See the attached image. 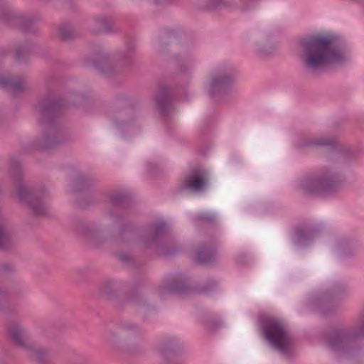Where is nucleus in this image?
Returning a JSON list of instances; mask_svg holds the SVG:
<instances>
[{
    "label": "nucleus",
    "instance_id": "nucleus-1",
    "mask_svg": "<svg viewBox=\"0 0 364 364\" xmlns=\"http://www.w3.org/2000/svg\"><path fill=\"white\" fill-rule=\"evenodd\" d=\"M331 35L314 34L299 40L300 60L305 70L316 75L328 66L344 60L343 53L333 46Z\"/></svg>",
    "mask_w": 364,
    "mask_h": 364
},
{
    "label": "nucleus",
    "instance_id": "nucleus-2",
    "mask_svg": "<svg viewBox=\"0 0 364 364\" xmlns=\"http://www.w3.org/2000/svg\"><path fill=\"white\" fill-rule=\"evenodd\" d=\"M65 108V102L52 92H48L39 101L36 109L40 113L47 130L41 139L42 142H32L31 149L48 151L66 141L65 139H61L62 131L58 128L55 122V119L63 114Z\"/></svg>",
    "mask_w": 364,
    "mask_h": 364
},
{
    "label": "nucleus",
    "instance_id": "nucleus-3",
    "mask_svg": "<svg viewBox=\"0 0 364 364\" xmlns=\"http://www.w3.org/2000/svg\"><path fill=\"white\" fill-rule=\"evenodd\" d=\"M343 182L341 174L334 171L331 166H326L304 176L299 181V188L305 195L324 197L338 191Z\"/></svg>",
    "mask_w": 364,
    "mask_h": 364
},
{
    "label": "nucleus",
    "instance_id": "nucleus-4",
    "mask_svg": "<svg viewBox=\"0 0 364 364\" xmlns=\"http://www.w3.org/2000/svg\"><path fill=\"white\" fill-rule=\"evenodd\" d=\"M10 172L13 180L18 183L16 191L20 199L28 205L36 217L46 216L48 208L45 203L46 191L36 189L22 181L21 164L17 158H11Z\"/></svg>",
    "mask_w": 364,
    "mask_h": 364
},
{
    "label": "nucleus",
    "instance_id": "nucleus-5",
    "mask_svg": "<svg viewBox=\"0 0 364 364\" xmlns=\"http://www.w3.org/2000/svg\"><path fill=\"white\" fill-rule=\"evenodd\" d=\"M133 51L128 49L120 52L113 58L104 50L100 49L92 60H87V65L92 64L93 67L102 75L106 77H114L122 73L124 69L132 63Z\"/></svg>",
    "mask_w": 364,
    "mask_h": 364
},
{
    "label": "nucleus",
    "instance_id": "nucleus-6",
    "mask_svg": "<svg viewBox=\"0 0 364 364\" xmlns=\"http://www.w3.org/2000/svg\"><path fill=\"white\" fill-rule=\"evenodd\" d=\"M363 336L364 309L361 312V318L353 331L343 328L333 329L326 335V339L331 350L341 355H348L354 351L355 341Z\"/></svg>",
    "mask_w": 364,
    "mask_h": 364
},
{
    "label": "nucleus",
    "instance_id": "nucleus-7",
    "mask_svg": "<svg viewBox=\"0 0 364 364\" xmlns=\"http://www.w3.org/2000/svg\"><path fill=\"white\" fill-rule=\"evenodd\" d=\"M260 326L265 338L281 353L289 355L292 351V342L284 322L274 317H264Z\"/></svg>",
    "mask_w": 364,
    "mask_h": 364
},
{
    "label": "nucleus",
    "instance_id": "nucleus-8",
    "mask_svg": "<svg viewBox=\"0 0 364 364\" xmlns=\"http://www.w3.org/2000/svg\"><path fill=\"white\" fill-rule=\"evenodd\" d=\"M140 241L146 247L156 246L164 256L174 255L181 251V247L168 232L167 225L162 221L154 223L150 235L140 236Z\"/></svg>",
    "mask_w": 364,
    "mask_h": 364
},
{
    "label": "nucleus",
    "instance_id": "nucleus-9",
    "mask_svg": "<svg viewBox=\"0 0 364 364\" xmlns=\"http://www.w3.org/2000/svg\"><path fill=\"white\" fill-rule=\"evenodd\" d=\"M217 288V283L214 280H209L200 287H192L185 276L176 273L171 276L166 282V287L158 289L159 295L164 298L167 294H176L178 296H186L193 293L198 294L209 295L215 291Z\"/></svg>",
    "mask_w": 364,
    "mask_h": 364
},
{
    "label": "nucleus",
    "instance_id": "nucleus-10",
    "mask_svg": "<svg viewBox=\"0 0 364 364\" xmlns=\"http://www.w3.org/2000/svg\"><path fill=\"white\" fill-rule=\"evenodd\" d=\"M121 336L124 337L122 341H118L116 334L109 331L105 333V340L112 346L122 353L129 355L139 354L142 348L138 343V336L141 333L139 327L134 323H123L120 326Z\"/></svg>",
    "mask_w": 364,
    "mask_h": 364
},
{
    "label": "nucleus",
    "instance_id": "nucleus-11",
    "mask_svg": "<svg viewBox=\"0 0 364 364\" xmlns=\"http://www.w3.org/2000/svg\"><path fill=\"white\" fill-rule=\"evenodd\" d=\"M346 292L345 285L336 283L323 293L318 299V306L321 314L326 315L333 311L337 303L342 299Z\"/></svg>",
    "mask_w": 364,
    "mask_h": 364
},
{
    "label": "nucleus",
    "instance_id": "nucleus-12",
    "mask_svg": "<svg viewBox=\"0 0 364 364\" xmlns=\"http://www.w3.org/2000/svg\"><path fill=\"white\" fill-rule=\"evenodd\" d=\"M159 351L164 359L163 364H184L180 354V343L173 338H168L161 344Z\"/></svg>",
    "mask_w": 364,
    "mask_h": 364
},
{
    "label": "nucleus",
    "instance_id": "nucleus-13",
    "mask_svg": "<svg viewBox=\"0 0 364 364\" xmlns=\"http://www.w3.org/2000/svg\"><path fill=\"white\" fill-rule=\"evenodd\" d=\"M7 334L11 342L25 352L33 343L28 331L18 323H12L9 326Z\"/></svg>",
    "mask_w": 364,
    "mask_h": 364
},
{
    "label": "nucleus",
    "instance_id": "nucleus-14",
    "mask_svg": "<svg viewBox=\"0 0 364 364\" xmlns=\"http://www.w3.org/2000/svg\"><path fill=\"white\" fill-rule=\"evenodd\" d=\"M234 81V76L230 72L220 70L212 76L209 85V95L215 97L225 94Z\"/></svg>",
    "mask_w": 364,
    "mask_h": 364
},
{
    "label": "nucleus",
    "instance_id": "nucleus-15",
    "mask_svg": "<svg viewBox=\"0 0 364 364\" xmlns=\"http://www.w3.org/2000/svg\"><path fill=\"white\" fill-rule=\"evenodd\" d=\"M207 183L205 172L200 168H194L185 176L183 183L179 186V191H199L206 186Z\"/></svg>",
    "mask_w": 364,
    "mask_h": 364
},
{
    "label": "nucleus",
    "instance_id": "nucleus-16",
    "mask_svg": "<svg viewBox=\"0 0 364 364\" xmlns=\"http://www.w3.org/2000/svg\"><path fill=\"white\" fill-rule=\"evenodd\" d=\"M73 228L77 235L88 239L95 245H97L100 240L101 232L95 224L87 223L82 220H76L73 223Z\"/></svg>",
    "mask_w": 364,
    "mask_h": 364
},
{
    "label": "nucleus",
    "instance_id": "nucleus-17",
    "mask_svg": "<svg viewBox=\"0 0 364 364\" xmlns=\"http://www.w3.org/2000/svg\"><path fill=\"white\" fill-rule=\"evenodd\" d=\"M17 242L16 235L9 228L5 219L0 215V252L12 250Z\"/></svg>",
    "mask_w": 364,
    "mask_h": 364
},
{
    "label": "nucleus",
    "instance_id": "nucleus-18",
    "mask_svg": "<svg viewBox=\"0 0 364 364\" xmlns=\"http://www.w3.org/2000/svg\"><path fill=\"white\" fill-rule=\"evenodd\" d=\"M171 89L166 85H160L155 95L156 107L163 115H167L172 103Z\"/></svg>",
    "mask_w": 364,
    "mask_h": 364
},
{
    "label": "nucleus",
    "instance_id": "nucleus-19",
    "mask_svg": "<svg viewBox=\"0 0 364 364\" xmlns=\"http://www.w3.org/2000/svg\"><path fill=\"white\" fill-rule=\"evenodd\" d=\"M0 88L5 90L14 97L26 91L28 89V85L24 78L0 77Z\"/></svg>",
    "mask_w": 364,
    "mask_h": 364
},
{
    "label": "nucleus",
    "instance_id": "nucleus-20",
    "mask_svg": "<svg viewBox=\"0 0 364 364\" xmlns=\"http://www.w3.org/2000/svg\"><path fill=\"white\" fill-rule=\"evenodd\" d=\"M178 33L175 30L164 28L160 33L159 39L155 45L156 50L159 53H164L167 50L169 43L178 39Z\"/></svg>",
    "mask_w": 364,
    "mask_h": 364
},
{
    "label": "nucleus",
    "instance_id": "nucleus-21",
    "mask_svg": "<svg viewBox=\"0 0 364 364\" xmlns=\"http://www.w3.org/2000/svg\"><path fill=\"white\" fill-rule=\"evenodd\" d=\"M216 248L213 245H200L196 251L197 262L200 264H208L215 260Z\"/></svg>",
    "mask_w": 364,
    "mask_h": 364
},
{
    "label": "nucleus",
    "instance_id": "nucleus-22",
    "mask_svg": "<svg viewBox=\"0 0 364 364\" xmlns=\"http://www.w3.org/2000/svg\"><path fill=\"white\" fill-rule=\"evenodd\" d=\"M318 231V230L311 226H298L295 229L296 243L299 245L309 244Z\"/></svg>",
    "mask_w": 364,
    "mask_h": 364
},
{
    "label": "nucleus",
    "instance_id": "nucleus-23",
    "mask_svg": "<svg viewBox=\"0 0 364 364\" xmlns=\"http://www.w3.org/2000/svg\"><path fill=\"white\" fill-rule=\"evenodd\" d=\"M27 355L38 364H48L50 351L47 348H37L32 343L29 348L26 350Z\"/></svg>",
    "mask_w": 364,
    "mask_h": 364
},
{
    "label": "nucleus",
    "instance_id": "nucleus-24",
    "mask_svg": "<svg viewBox=\"0 0 364 364\" xmlns=\"http://www.w3.org/2000/svg\"><path fill=\"white\" fill-rule=\"evenodd\" d=\"M95 25L92 28V32L95 33H112L117 31L113 28L109 18L106 16L97 17L94 19Z\"/></svg>",
    "mask_w": 364,
    "mask_h": 364
},
{
    "label": "nucleus",
    "instance_id": "nucleus-25",
    "mask_svg": "<svg viewBox=\"0 0 364 364\" xmlns=\"http://www.w3.org/2000/svg\"><path fill=\"white\" fill-rule=\"evenodd\" d=\"M39 21V18H21L20 30L26 34L36 33L38 31L37 24Z\"/></svg>",
    "mask_w": 364,
    "mask_h": 364
},
{
    "label": "nucleus",
    "instance_id": "nucleus-26",
    "mask_svg": "<svg viewBox=\"0 0 364 364\" xmlns=\"http://www.w3.org/2000/svg\"><path fill=\"white\" fill-rule=\"evenodd\" d=\"M14 293L10 290L0 288V311L9 312L12 309L11 303Z\"/></svg>",
    "mask_w": 364,
    "mask_h": 364
},
{
    "label": "nucleus",
    "instance_id": "nucleus-27",
    "mask_svg": "<svg viewBox=\"0 0 364 364\" xmlns=\"http://www.w3.org/2000/svg\"><path fill=\"white\" fill-rule=\"evenodd\" d=\"M336 141L335 139H319L316 140L307 141L299 145V148L304 149L311 146H328L330 149H335Z\"/></svg>",
    "mask_w": 364,
    "mask_h": 364
},
{
    "label": "nucleus",
    "instance_id": "nucleus-28",
    "mask_svg": "<svg viewBox=\"0 0 364 364\" xmlns=\"http://www.w3.org/2000/svg\"><path fill=\"white\" fill-rule=\"evenodd\" d=\"M58 35L63 41H69L77 37L73 26L69 23H63L58 28Z\"/></svg>",
    "mask_w": 364,
    "mask_h": 364
},
{
    "label": "nucleus",
    "instance_id": "nucleus-29",
    "mask_svg": "<svg viewBox=\"0 0 364 364\" xmlns=\"http://www.w3.org/2000/svg\"><path fill=\"white\" fill-rule=\"evenodd\" d=\"M99 293L107 299H115L114 283L111 280H105L99 287Z\"/></svg>",
    "mask_w": 364,
    "mask_h": 364
},
{
    "label": "nucleus",
    "instance_id": "nucleus-30",
    "mask_svg": "<svg viewBox=\"0 0 364 364\" xmlns=\"http://www.w3.org/2000/svg\"><path fill=\"white\" fill-rule=\"evenodd\" d=\"M31 46L28 43L19 45L15 50V58L18 63L26 61L31 54Z\"/></svg>",
    "mask_w": 364,
    "mask_h": 364
},
{
    "label": "nucleus",
    "instance_id": "nucleus-31",
    "mask_svg": "<svg viewBox=\"0 0 364 364\" xmlns=\"http://www.w3.org/2000/svg\"><path fill=\"white\" fill-rule=\"evenodd\" d=\"M142 286L141 282H135L130 288L127 301L133 304H139L140 301V290Z\"/></svg>",
    "mask_w": 364,
    "mask_h": 364
},
{
    "label": "nucleus",
    "instance_id": "nucleus-32",
    "mask_svg": "<svg viewBox=\"0 0 364 364\" xmlns=\"http://www.w3.org/2000/svg\"><path fill=\"white\" fill-rule=\"evenodd\" d=\"M135 235V230L131 225H125L120 227L117 240L121 242L128 241Z\"/></svg>",
    "mask_w": 364,
    "mask_h": 364
},
{
    "label": "nucleus",
    "instance_id": "nucleus-33",
    "mask_svg": "<svg viewBox=\"0 0 364 364\" xmlns=\"http://www.w3.org/2000/svg\"><path fill=\"white\" fill-rule=\"evenodd\" d=\"M68 362L70 364H89L90 359L85 354L74 351L69 355Z\"/></svg>",
    "mask_w": 364,
    "mask_h": 364
},
{
    "label": "nucleus",
    "instance_id": "nucleus-34",
    "mask_svg": "<svg viewBox=\"0 0 364 364\" xmlns=\"http://www.w3.org/2000/svg\"><path fill=\"white\" fill-rule=\"evenodd\" d=\"M90 180L84 176H78L73 181V191L78 192L91 186Z\"/></svg>",
    "mask_w": 364,
    "mask_h": 364
},
{
    "label": "nucleus",
    "instance_id": "nucleus-35",
    "mask_svg": "<svg viewBox=\"0 0 364 364\" xmlns=\"http://www.w3.org/2000/svg\"><path fill=\"white\" fill-rule=\"evenodd\" d=\"M110 201L114 206H119L124 205L129 201V196L124 193H116L110 196Z\"/></svg>",
    "mask_w": 364,
    "mask_h": 364
},
{
    "label": "nucleus",
    "instance_id": "nucleus-36",
    "mask_svg": "<svg viewBox=\"0 0 364 364\" xmlns=\"http://www.w3.org/2000/svg\"><path fill=\"white\" fill-rule=\"evenodd\" d=\"M230 6L228 0H208L206 7L209 10H218Z\"/></svg>",
    "mask_w": 364,
    "mask_h": 364
},
{
    "label": "nucleus",
    "instance_id": "nucleus-37",
    "mask_svg": "<svg viewBox=\"0 0 364 364\" xmlns=\"http://www.w3.org/2000/svg\"><path fill=\"white\" fill-rule=\"evenodd\" d=\"M4 1L0 0V19L4 22H8L14 16L9 7L4 5Z\"/></svg>",
    "mask_w": 364,
    "mask_h": 364
},
{
    "label": "nucleus",
    "instance_id": "nucleus-38",
    "mask_svg": "<svg viewBox=\"0 0 364 364\" xmlns=\"http://www.w3.org/2000/svg\"><path fill=\"white\" fill-rule=\"evenodd\" d=\"M16 272V266L12 263H4L0 264V275L8 276Z\"/></svg>",
    "mask_w": 364,
    "mask_h": 364
},
{
    "label": "nucleus",
    "instance_id": "nucleus-39",
    "mask_svg": "<svg viewBox=\"0 0 364 364\" xmlns=\"http://www.w3.org/2000/svg\"><path fill=\"white\" fill-rule=\"evenodd\" d=\"M196 218L200 221H207L210 224L215 221V216L212 214H198L196 216Z\"/></svg>",
    "mask_w": 364,
    "mask_h": 364
},
{
    "label": "nucleus",
    "instance_id": "nucleus-40",
    "mask_svg": "<svg viewBox=\"0 0 364 364\" xmlns=\"http://www.w3.org/2000/svg\"><path fill=\"white\" fill-rule=\"evenodd\" d=\"M119 259L124 263L129 265L131 267H134L135 265L134 259L129 255L126 254H120L119 255Z\"/></svg>",
    "mask_w": 364,
    "mask_h": 364
},
{
    "label": "nucleus",
    "instance_id": "nucleus-41",
    "mask_svg": "<svg viewBox=\"0 0 364 364\" xmlns=\"http://www.w3.org/2000/svg\"><path fill=\"white\" fill-rule=\"evenodd\" d=\"M109 218L110 221L114 224H118L122 220V216L112 213L109 215Z\"/></svg>",
    "mask_w": 364,
    "mask_h": 364
},
{
    "label": "nucleus",
    "instance_id": "nucleus-42",
    "mask_svg": "<svg viewBox=\"0 0 364 364\" xmlns=\"http://www.w3.org/2000/svg\"><path fill=\"white\" fill-rule=\"evenodd\" d=\"M221 326V323L219 321H215V323L209 322L207 324V328L210 331H214L215 328L220 327Z\"/></svg>",
    "mask_w": 364,
    "mask_h": 364
},
{
    "label": "nucleus",
    "instance_id": "nucleus-43",
    "mask_svg": "<svg viewBox=\"0 0 364 364\" xmlns=\"http://www.w3.org/2000/svg\"><path fill=\"white\" fill-rule=\"evenodd\" d=\"M270 48H271V50L266 49V48L264 46H261L258 48V50H259V53H261L264 55H267L270 54L272 53V51L273 50V48L271 47Z\"/></svg>",
    "mask_w": 364,
    "mask_h": 364
},
{
    "label": "nucleus",
    "instance_id": "nucleus-44",
    "mask_svg": "<svg viewBox=\"0 0 364 364\" xmlns=\"http://www.w3.org/2000/svg\"><path fill=\"white\" fill-rule=\"evenodd\" d=\"M358 155V152H355V151H352L350 149H348L346 151V158H355Z\"/></svg>",
    "mask_w": 364,
    "mask_h": 364
}]
</instances>
